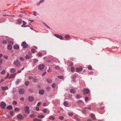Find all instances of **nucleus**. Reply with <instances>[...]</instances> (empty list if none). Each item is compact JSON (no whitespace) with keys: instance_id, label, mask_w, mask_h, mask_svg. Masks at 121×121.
<instances>
[{"instance_id":"obj_1","label":"nucleus","mask_w":121,"mask_h":121,"mask_svg":"<svg viewBox=\"0 0 121 121\" xmlns=\"http://www.w3.org/2000/svg\"><path fill=\"white\" fill-rule=\"evenodd\" d=\"M13 63L14 65L17 67L20 66L21 65L20 62L18 59H16L14 60Z\"/></svg>"},{"instance_id":"obj_2","label":"nucleus","mask_w":121,"mask_h":121,"mask_svg":"<svg viewBox=\"0 0 121 121\" xmlns=\"http://www.w3.org/2000/svg\"><path fill=\"white\" fill-rule=\"evenodd\" d=\"M45 66L44 64H42L39 65L38 68L40 70H42L43 69Z\"/></svg>"},{"instance_id":"obj_3","label":"nucleus","mask_w":121,"mask_h":121,"mask_svg":"<svg viewBox=\"0 0 121 121\" xmlns=\"http://www.w3.org/2000/svg\"><path fill=\"white\" fill-rule=\"evenodd\" d=\"M89 90L88 89L84 88L83 90L82 91L83 94L85 95H86L89 93Z\"/></svg>"},{"instance_id":"obj_4","label":"nucleus","mask_w":121,"mask_h":121,"mask_svg":"<svg viewBox=\"0 0 121 121\" xmlns=\"http://www.w3.org/2000/svg\"><path fill=\"white\" fill-rule=\"evenodd\" d=\"M6 106V104L4 101H2L0 104V106L2 108H4Z\"/></svg>"},{"instance_id":"obj_5","label":"nucleus","mask_w":121,"mask_h":121,"mask_svg":"<svg viewBox=\"0 0 121 121\" xmlns=\"http://www.w3.org/2000/svg\"><path fill=\"white\" fill-rule=\"evenodd\" d=\"M21 45L24 48H26L28 47V45L26 44V43L25 41L22 42Z\"/></svg>"},{"instance_id":"obj_6","label":"nucleus","mask_w":121,"mask_h":121,"mask_svg":"<svg viewBox=\"0 0 121 121\" xmlns=\"http://www.w3.org/2000/svg\"><path fill=\"white\" fill-rule=\"evenodd\" d=\"M54 35L57 38H59L61 40H63V39L62 36L61 35H59L58 34H55Z\"/></svg>"},{"instance_id":"obj_7","label":"nucleus","mask_w":121,"mask_h":121,"mask_svg":"<svg viewBox=\"0 0 121 121\" xmlns=\"http://www.w3.org/2000/svg\"><path fill=\"white\" fill-rule=\"evenodd\" d=\"M29 108L27 106L25 108V112L27 113H29Z\"/></svg>"},{"instance_id":"obj_8","label":"nucleus","mask_w":121,"mask_h":121,"mask_svg":"<svg viewBox=\"0 0 121 121\" xmlns=\"http://www.w3.org/2000/svg\"><path fill=\"white\" fill-rule=\"evenodd\" d=\"M90 116L92 119L93 120H96V118L94 114L92 113H91L90 114Z\"/></svg>"},{"instance_id":"obj_9","label":"nucleus","mask_w":121,"mask_h":121,"mask_svg":"<svg viewBox=\"0 0 121 121\" xmlns=\"http://www.w3.org/2000/svg\"><path fill=\"white\" fill-rule=\"evenodd\" d=\"M83 68L81 67H77L76 69V70L77 72H79L81 71L82 70Z\"/></svg>"},{"instance_id":"obj_10","label":"nucleus","mask_w":121,"mask_h":121,"mask_svg":"<svg viewBox=\"0 0 121 121\" xmlns=\"http://www.w3.org/2000/svg\"><path fill=\"white\" fill-rule=\"evenodd\" d=\"M17 118L19 119H22L24 118V117L23 116L20 114H19L17 116Z\"/></svg>"},{"instance_id":"obj_11","label":"nucleus","mask_w":121,"mask_h":121,"mask_svg":"<svg viewBox=\"0 0 121 121\" xmlns=\"http://www.w3.org/2000/svg\"><path fill=\"white\" fill-rule=\"evenodd\" d=\"M28 99L31 102L33 101L34 99L33 96H30L28 97Z\"/></svg>"},{"instance_id":"obj_12","label":"nucleus","mask_w":121,"mask_h":121,"mask_svg":"<svg viewBox=\"0 0 121 121\" xmlns=\"http://www.w3.org/2000/svg\"><path fill=\"white\" fill-rule=\"evenodd\" d=\"M24 90L23 89H21L19 90V93L20 94H22L24 93Z\"/></svg>"},{"instance_id":"obj_13","label":"nucleus","mask_w":121,"mask_h":121,"mask_svg":"<svg viewBox=\"0 0 121 121\" xmlns=\"http://www.w3.org/2000/svg\"><path fill=\"white\" fill-rule=\"evenodd\" d=\"M76 76L74 75H73L72 76V81L73 82H76L75 78Z\"/></svg>"},{"instance_id":"obj_14","label":"nucleus","mask_w":121,"mask_h":121,"mask_svg":"<svg viewBox=\"0 0 121 121\" xmlns=\"http://www.w3.org/2000/svg\"><path fill=\"white\" fill-rule=\"evenodd\" d=\"M49 119L52 120H53L55 119V118L54 117L52 116H49L48 117Z\"/></svg>"},{"instance_id":"obj_15","label":"nucleus","mask_w":121,"mask_h":121,"mask_svg":"<svg viewBox=\"0 0 121 121\" xmlns=\"http://www.w3.org/2000/svg\"><path fill=\"white\" fill-rule=\"evenodd\" d=\"M7 48L8 50H11L12 48V46L10 44L9 45L7 46Z\"/></svg>"},{"instance_id":"obj_16","label":"nucleus","mask_w":121,"mask_h":121,"mask_svg":"<svg viewBox=\"0 0 121 121\" xmlns=\"http://www.w3.org/2000/svg\"><path fill=\"white\" fill-rule=\"evenodd\" d=\"M14 48L15 49H19V47L17 45H14L13 46Z\"/></svg>"},{"instance_id":"obj_17","label":"nucleus","mask_w":121,"mask_h":121,"mask_svg":"<svg viewBox=\"0 0 121 121\" xmlns=\"http://www.w3.org/2000/svg\"><path fill=\"white\" fill-rule=\"evenodd\" d=\"M44 92V91L43 90H39V94L41 95L43 94Z\"/></svg>"},{"instance_id":"obj_18","label":"nucleus","mask_w":121,"mask_h":121,"mask_svg":"<svg viewBox=\"0 0 121 121\" xmlns=\"http://www.w3.org/2000/svg\"><path fill=\"white\" fill-rule=\"evenodd\" d=\"M10 71L12 73H15L16 71V69L14 68H12L11 69Z\"/></svg>"},{"instance_id":"obj_19","label":"nucleus","mask_w":121,"mask_h":121,"mask_svg":"<svg viewBox=\"0 0 121 121\" xmlns=\"http://www.w3.org/2000/svg\"><path fill=\"white\" fill-rule=\"evenodd\" d=\"M7 109L8 110H10L13 108V107L11 105H9L7 107Z\"/></svg>"},{"instance_id":"obj_20","label":"nucleus","mask_w":121,"mask_h":121,"mask_svg":"<svg viewBox=\"0 0 121 121\" xmlns=\"http://www.w3.org/2000/svg\"><path fill=\"white\" fill-rule=\"evenodd\" d=\"M1 89L3 90H5L8 89V87L7 86H5L4 87H1Z\"/></svg>"},{"instance_id":"obj_21","label":"nucleus","mask_w":121,"mask_h":121,"mask_svg":"<svg viewBox=\"0 0 121 121\" xmlns=\"http://www.w3.org/2000/svg\"><path fill=\"white\" fill-rule=\"evenodd\" d=\"M37 117L39 118H44V117L43 115H38L37 116Z\"/></svg>"},{"instance_id":"obj_22","label":"nucleus","mask_w":121,"mask_h":121,"mask_svg":"<svg viewBox=\"0 0 121 121\" xmlns=\"http://www.w3.org/2000/svg\"><path fill=\"white\" fill-rule=\"evenodd\" d=\"M17 23L18 24H20L22 23V20L20 19H18L17 20Z\"/></svg>"},{"instance_id":"obj_23","label":"nucleus","mask_w":121,"mask_h":121,"mask_svg":"<svg viewBox=\"0 0 121 121\" xmlns=\"http://www.w3.org/2000/svg\"><path fill=\"white\" fill-rule=\"evenodd\" d=\"M64 104L66 106H67L68 105V103L66 101L64 102Z\"/></svg>"},{"instance_id":"obj_24","label":"nucleus","mask_w":121,"mask_h":121,"mask_svg":"<svg viewBox=\"0 0 121 121\" xmlns=\"http://www.w3.org/2000/svg\"><path fill=\"white\" fill-rule=\"evenodd\" d=\"M65 37L66 39H67L69 38H70V36L69 35H65Z\"/></svg>"},{"instance_id":"obj_25","label":"nucleus","mask_w":121,"mask_h":121,"mask_svg":"<svg viewBox=\"0 0 121 121\" xmlns=\"http://www.w3.org/2000/svg\"><path fill=\"white\" fill-rule=\"evenodd\" d=\"M58 78H59L61 79H62L63 80H64V78L63 76H58Z\"/></svg>"},{"instance_id":"obj_26","label":"nucleus","mask_w":121,"mask_h":121,"mask_svg":"<svg viewBox=\"0 0 121 121\" xmlns=\"http://www.w3.org/2000/svg\"><path fill=\"white\" fill-rule=\"evenodd\" d=\"M34 121H41V120L38 118H35L34 119Z\"/></svg>"},{"instance_id":"obj_27","label":"nucleus","mask_w":121,"mask_h":121,"mask_svg":"<svg viewBox=\"0 0 121 121\" xmlns=\"http://www.w3.org/2000/svg\"><path fill=\"white\" fill-rule=\"evenodd\" d=\"M14 77V75L11 74L10 76L9 77V78H12Z\"/></svg>"},{"instance_id":"obj_28","label":"nucleus","mask_w":121,"mask_h":121,"mask_svg":"<svg viewBox=\"0 0 121 121\" xmlns=\"http://www.w3.org/2000/svg\"><path fill=\"white\" fill-rule=\"evenodd\" d=\"M13 104L14 105H16L17 104V101L15 100H14L13 102Z\"/></svg>"},{"instance_id":"obj_29","label":"nucleus","mask_w":121,"mask_h":121,"mask_svg":"<svg viewBox=\"0 0 121 121\" xmlns=\"http://www.w3.org/2000/svg\"><path fill=\"white\" fill-rule=\"evenodd\" d=\"M38 61V60L37 59H34V63H35L37 62Z\"/></svg>"},{"instance_id":"obj_30","label":"nucleus","mask_w":121,"mask_h":121,"mask_svg":"<svg viewBox=\"0 0 121 121\" xmlns=\"http://www.w3.org/2000/svg\"><path fill=\"white\" fill-rule=\"evenodd\" d=\"M37 56L40 57L42 55V54L41 52H39L37 55Z\"/></svg>"},{"instance_id":"obj_31","label":"nucleus","mask_w":121,"mask_h":121,"mask_svg":"<svg viewBox=\"0 0 121 121\" xmlns=\"http://www.w3.org/2000/svg\"><path fill=\"white\" fill-rule=\"evenodd\" d=\"M19 59L22 61H23L24 60V59L22 57H20Z\"/></svg>"},{"instance_id":"obj_32","label":"nucleus","mask_w":121,"mask_h":121,"mask_svg":"<svg viewBox=\"0 0 121 121\" xmlns=\"http://www.w3.org/2000/svg\"><path fill=\"white\" fill-rule=\"evenodd\" d=\"M81 97V96L80 95H76V98L78 99H79Z\"/></svg>"},{"instance_id":"obj_33","label":"nucleus","mask_w":121,"mask_h":121,"mask_svg":"<svg viewBox=\"0 0 121 121\" xmlns=\"http://www.w3.org/2000/svg\"><path fill=\"white\" fill-rule=\"evenodd\" d=\"M25 58L26 59H30V56L29 55H26L25 56Z\"/></svg>"},{"instance_id":"obj_34","label":"nucleus","mask_w":121,"mask_h":121,"mask_svg":"<svg viewBox=\"0 0 121 121\" xmlns=\"http://www.w3.org/2000/svg\"><path fill=\"white\" fill-rule=\"evenodd\" d=\"M88 69L90 70H91L92 69V68L91 65H89L88 67Z\"/></svg>"},{"instance_id":"obj_35","label":"nucleus","mask_w":121,"mask_h":121,"mask_svg":"<svg viewBox=\"0 0 121 121\" xmlns=\"http://www.w3.org/2000/svg\"><path fill=\"white\" fill-rule=\"evenodd\" d=\"M5 70H3L1 72V74H5Z\"/></svg>"},{"instance_id":"obj_36","label":"nucleus","mask_w":121,"mask_h":121,"mask_svg":"<svg viewBox=\"0 0 121 121\" xmlns=\"http://www.w3.org/2000/svg\"><path fill=\"white\" fill-rule=\"evenodd\" d=\"M70 92L71 93H73L75 91L74 89H71L70 90Z\"/></svg>"},{"instance_id":"obj_37","label":"nucleus","mask_w":121,"mask_h":121,"mask_svg":"<svg viewBox=\"0 0 121 121\" xmlns=\"http://www.w3.org/2000/svg\"><path fill=\"white\" fill-rule=\"evenodd\" d=\"M29 84V82L27 81L25 82V84L26 86H27Z\"/></svg>"},{"instance_id":"obj_38","label":"nucleus","mask_w":121,"mask_h":121,"mask_svg":"<svg viewBox=\"0 0 121 121\" xmlns=\"http://www.w3.org/2000/svg\"><path fill=\"white\" fill-rule=\"evenodd\" d=\"M86 108H87L90 110H91V109L90 107H85L84 108V109H85Z\"/></svg>"},{"instance_id":"obj_39","label":"nucleus","mask_w":121,"mask_h":121,"mask_svg":"<svg viewBox=\"0 0 121 121\" xmlns=\"http://www.w3.org/2000/svg\"><path fill=\"white\" fill-rule=\"evenodd\" d=\"M19 110V109L17 107H16L14 109V111H18Z\"/></svg>"},{"instance_id":"obj_40","label":"nucleus","mask_w":121,"mask_h":121,"mask_svg":"<svg viewBox=\"0 0 121 121\" xmlns=\"http://www.w3.org/2000/svg\"><path fill=\"white\" fill-rule=\"evenodd\" d=\"M42 111L44 113H46L47 112V109L46 108L42 110Z\"/></svg>"},{"instance_id":"obj_41","label":"nucleus","mask_w":121,"mask_h":121,"mask_svg":"<svg viewBox=\"0 0 121 121\" xmlns=\"http://www.w3.org/2000/svg\"><path fill=\"white\" fill-rule=\"evenodd\" d=\"M14 113V112L13 111H11L10 112V114L11 116H12Z\"/></svg>"},{"instance_id":"obj_42","label":"nucleus","mask_w":121,"mask_h":121,"mask_svg":"<svg viewBox=\"0 0 121 121\" xmlns=\"http://www.w3.org/2000/svg\"><path fill=\"white\" fill-rule=\"evenodd\" d=\"M74 70V68L73 67H72L71 69V71L72 72H73Z\"/></svg>"},{"instance_id":"obj_43","label":"nucleus","mask_w":121,"mask_h":121,"mask_svg":"<svg viewBox=\"0 0 121 121\" xmlns=\"http://www.w3.org/2000/svg\"><path fill=\"white\" fill-rule=\"evenodd\" d=\"M10 44L12 45H13V43L11 41H9L8 42Z\"/></svg>"},{"instance_id":"obj_44","label":"nucleus","mask_w":121,"mask_h":121,"mask_svg":"<svg viewBox=\"0 0 121 121\" xmlns=\"http://www.w3.org/2000/svg\"><path fill=\"white\" fill-rule=\"evenodd\" d=\"M9 73H7V76L6 77H5V79H7L8 78H9Z\"/></svg>"},{"instance_id":"obj_45","label":"nucleus","mask_w":121,"mask_h":121,"mask_svg":"<svg viewBox=\"0 0 121 121\" xmlns=\"http://www.w3.org/2000/svg\"><path fill=\"white\" fill-rule=\"evenodd\" d=\"M60 67L58 66H56L55 67V69H59Z\"/></svg>"},{"instance_id":"obj_46","label":"nucleus","mask_w":121,"mask_h":121,"mask_svg":"<svg viewBox=\"0 0 121 121\" xmlns=\"http://www.w3.org/2000/svg\"><path fill=\"white\" fill-rule=\"evenodd\" d=\"M56 84L55 83H53L52 86V87L53 88H54L55 87V86H56Z\"/></svg>"},{"instance_id":"obj_47","label":"nucleus","mask_w":121,"mask_h":121,"mask_svg":"<svg viewBox=\"0 0 121 121\" xmlns=\"http://www.w3.org/2000/svg\"><path fill=\"white\" fill-rule=\"evenodd\" d=\"M3 57H4V58L6 59H8V56H5V55H4V56H3Z\"/></svg>"},{"instance_id":"obj_48","label":"nucleus","mask_w":121,"mask_h":121,"mask_svg":"<svg viewBox=\"0 0 121 121\" xmlns=\"http://www.w3.org/2000/svg\"><path fill=\"white\" fill-rule=\"evenodd\" d=\"M31 51L32 52H33V53H35V50L34 49H32L31 50Z\"/></svg>"},{"instance_id":"obj_49","label":"nucleus","mask_w":121,"mask_h":121,"mask_svg":"<svg viewBox=\"0 0 121 121\" xmlns=\"http://www.w3.org/2000/svg\"><path fill=\"white\" fill-rule=\"evenodd\" d=\"M73 113H69V115L70 116H71L73 115Z\"/></svg>"},{"instance_id":"obj_50","label":"nucleus","mask_w":121,"mask_h":121,"mask_svg":"<svg viewBox=\"0 0 121 121\" xmlns=\"http://www.w3.org/2000/svg\"><path fill=\"white\" fill-rule=\"evenodd\" d=\"M93 72L92 71L91 72L89 73H88L89 75H92L93 74Z\"/></svg>"},{"instance_id":"obj_51","label":"nucleus","mask_w":121,"mask_h":121,"mask_svg":"<svg viewBox=\"0 0 121 121\" xmlns=\"http://www.w3.org/2000/svg\"><path fill=\"white\" fill-rule=\"evenodd\" d=\"M59 119L60 120H62L64 119V118L62 116H60L59 117Z\"/></svg>"},{"instance_id":"obj_52","label":"nucleus","mask_w":121,"mask_h":121,"mask_svg":"<svg viewBox=\"0 0 121 121\" xmlns=\"http://www.w3.org/2000/svg\"><path fill=\"white\" fill-rule=\"evenodd\" d=\"M89 98L88 97H86L85 98V100L86 101H87L88 100Z\"/></svg>"},{"instance_id":"obj_53","label":"nucleus","mask_w":121,"mask_h":121,"mask_svg":"<svg viewBox=\"0 0 121 121\" xmlns=\"http://www.w3.org/2000/svg\"><path fill=\"white\" fill-rule=\"evenodd\" d=\"M47 81L48 83H51L52 81V80L51 79H48Z\"/></svg>"},{"instance_id":"obj_54","label":"nucleus","mask_w":121,"mask_h":121,"mask_svg":"<svg viewBox=\"0 0 121 121\" xmlns=\"http://www.w3.org/2000/svg\"><path fill=\"white\" fill-rule=\"evenodd\" d=\"M104 108H105L104 106H103L102 107H100L99 108V109L101 110L103 109Z\"/></svg>"},{"instance_id":"obj_55","label":"nucleus","mask_w":121,"mask_h":121,"mask_svg":"<svg viewBox=\"0 0 121 121\" xmlns=\"http://www.w3.org/2000/svg\"><path fill=\"white\" fill-rule=\"evenodd\" d=\"M7 41L5 40H4L3 42V43L4 44H6L7 43Z\"/></svg>"},{"instance_id":"obj_56","label":"nucleus","mask_w":121,"mask_h":121,"mask_svg":"<svg viewBox=\"0 0 121 121\" xmlns=\"http://www.w3.org/2000/svg\"><path fill=\"white\" fill-rule=\"evenodd\" d=\"M41 103L40 102H38L37 104V105L38 106H40L41 104Z\"/></svg>"},{"instance_id":"obj_57","label":"nucleus","mask_w":121,"mask_h":121,"mask_svg":"<svg viewBox=\"0 0 121 121\" xmlns=\"http://www.w3.org/2000/svg\"><path fill=\"white\" fill-rule=\"evenodd\" d=\"M3 61L1 59L0 60V65H1Z\"/></svg>"},{"instance_id":"obj_58","label":"nucleus","mask_w":121,"mask_h":121,"mask_svg":"<svg viewBox=\"0 0 121 121\" xmlns=\"http://www.w3.org/2000/svg\"><path fill=\"white\" fill-rule=\"evenodd\" d=\"M30 117H35L34 115L33 114H32L30 115Z\"/></svg>"},{"instance_id":"obj_59","label":"nucleus","mask_w":121,"mask_h":121,"mask_svg":"<svg viewBox=\"0 0 121 121\" xmlns=\"http://www.w3.org/2000/svg\"><path fill=\"white\" fill-rule=\"evenodd\" d=\"M22 22H23V24L25 25L26 24V23L24 21H23Z\"/></svg>"},{"instance_id":"obj_60","label":"nucleus","mask_w":121,"mask_h":121,"mask_svg":"<svg viewBox=\"0 0 121 121\" xmlns=\"http://www.w3.org/2000/svg\"><path fill=\"white\" fill-rule=\"evenodd\" d=\"M36 109L37 111H38L39 110V108L38 107H37L36 108Z\"/></svg>"},{"instance_id":"obj_61","label":"nucleus","mask_w":121,"mask_h":121,"mask_svg":"<svg viewBox=\"0 0 121 121\" xmlns=\"http://www.w3.org/2000/svg\"><path fill=\"white\" fill-rule=\"evenodd\" d=\"M44 24L45 26L46 27H48V28H49L50 27H49L47 25H46V24H45V23H43Z\"/></svg>"},{"instance_id":"obj_62","label":"nucleus","mask_w":121,"mask_h":121,"mask_svg":"<svg viewBox=\"0 0 121 121\" xmlns=\"http://www.w3.org/2000/svg\"><path fill=\"white\" fill-rule=\"evenodd\" d=\"M33 78L32 77L30 76L29 77L28 79L29 80H31V79H32Z\"/></svg>"},{"instance_id":"obj_63","label":"nucleus","mask_w":121,"mask_h":121,"mask_svg":"<svg viewBox=\"0 0 121 121\" xmlns=\"http://www.w3.org/2000/svg\"><path fill=\"white\" fill-rule=\"evenodd\" d=\"M82 112L83 113H85L86 112L85 109H84V110H82Z\"/></svg>"},{"instance_id":"obj_64","label":"nucleus","mask_w":121,"mask_h":121,"mask_svg":"<svg viewBox=\"0 0 121 121\" xmlns=\"http://www.w3.org/2000/svg\"><path fill=\"white\" fill-rule=\"evenodd\" d=\"M33 14L34 16H36V12H33Z\"/></svg>"}]
</instances>
